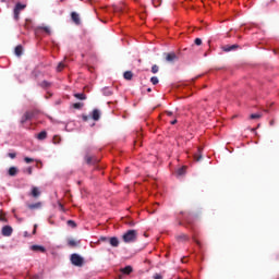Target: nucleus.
<instances>
[{"instance_id":"nucleus-48","label":"nucleus","mask_w":279,"mask_h":279,"mask_svg":"<svg viewBox=\"0 0 279 279\" xmlns=\"http://www.w3.org/2000/svg\"><path fill=\"white\" fill-rule=\"evenodd\" d=\"M87 120H89V117L83 116V121L86 122Z\"/></svg>"},{"instance_id":"nucleus-4","label":"nucleus","mask_w":279,"mask_h":279,"mask_svg":"<svg viewBox=\"0 0 279 279\" xmlns=\"http://www.w3.org/2000/svg\"><path fill=\"white\" fill-rule=\"evenodd\" d=\"M84 160L87 165H95L98 162V160L94 158L93 155H89V150H86V156H84Z\"/></svg>"},{"instance_id":"nucleus-36","label":"nucleus","mask_w":279,"mask_h":279,"mask_svg":"<svg viewBox=\"0 0 279 279\" xmlns=\"http://www.w3.org/2000/svg\"><path fill=\"white\" fill-rule=\"evenodd\" d=\"M153 279H165L161 274L153 275Z\"/></svg>"},{"instance_id":"nucleus-8","label":"nucleus","mask_w":279,"mask_h":279,"mask_svg":"<svg viewBox=\"0 0 279 279\" xmlns=\"http://www.w3.org/2000/svg\"><path fill=\"white\" fill-rule=\"evenodd\" d=\"M71 19H72V22L75 23L76 26H80V24L82 23L77 12H72Z\"/></svg>"},{"instance_id":"nucleus-24","label":"nucleus","mask_w":279,"mask_h":279,"mask_svg":"<svg viewBox=\"0 0 279 279\" xmlns=\"http://www.w3.org/2000/svg\"><path fill=\"white\" fill-rule=\"evenodd\" d=\"M162 0H151L154 8H159L161 5Z\"/></svg>"},{"instance_id":"nucleus-21","label":"nucleus","mask_w":279,"mask_h":279,"mask_svg":"<svg viewBox=\"0 0 279 279\" xmlns=\"http://www.w3.org/2000/svg\"><path fill=\"white\" fill-rule=\"evenodd\" d=\"M73 97H75L78 100H86V95L81 93V94H73Z\"/></svg>"},{"instance_id":"nucleus-52","label":"nucleus","mask_w":279,"mask_h":279,"mask_svg":"<svg viewBox=\"0 0 279 279\" xmlns=\"http://www.w3.org/2000/svg\"><path fill=\"white\" fill-rule=\"evenodd\" d=\"M118 279H122L121 276Z\"/></svg>"},{"instance_id":"nucleus-32","label":"nucleus","mask_w":279,"mask_h":279,"mask_svg":"<svg viewBox=\"0 0 279 279\" xmlns=\"http://www.w3.org/2000/svg\"><path fill=\"white\" fill-rule=\"evenodd\" d=\"M184 173H185V167L178 169V175H179V177L184 175Z\"/></svg>"},{"instance_id":"nucleus-27","label":"nucleus","mask_w":279,"mask_h":279,"mask_svg":"<svg viewBox=\"0 0 279 279\" xmlns=\"http://www.w3.org/2000/svg\"><path fill=\"white\" fill-rule=\"evenodd\" d=\"M52 142L54 145L60 144L61 137L59 135H54Z\"/></svg>"},{"instance_id":"nucleus-28","label":"nucleus","mask_w":279,"mask_h":279,"mask_svg":"<svg viewBox=\"0 0 279 279\" xmlns=\"http://www.w3.org/2000/svg\"><path fill=\"white\" fill-rule=\"evenodd\" d=\"M68 226L71 228H77V223L74 220H68Z\"/></svg>"},{"instance_id":"nucleus-22","label":"nucleus","mask_w":279,"mask_h":279,"mask_svg":"<svg viewBox=\"0 0 279 279\" xmlns=\"http://www.w3.org/2000/svg\"><path fill=\"white\" fill-rule=\"evenodd\" d=\"M263 117L262 113H253L250 116L251 120H259Z\"/></svg>"},{"instance_id":"nucleus-17","label":"nucleus","mask_w":279,"mask_h":279,"mask_svg":"<svg viewBox=\"0 0 279 279\" xmlns=\"http://www.w3.org/2000/svg\"><path fill=\"white\" fill-rule=\"evenodd\" d=\"M48 137V133L46 131H41L37 135L38 141H45Z\"/></svg>"},{"instance_id":"nucleus-12","label":"nucleus","mask_w":279,"mask_h":279,"mask_svg":"<svg viewBox=\"0 0 279 279\" xmlns=\"http://www.w3.org/2000/svg\"><path fill=\"white\" fill-rule=\"evenodd\" d=\"M120 271H121V274L129 276L132 272H134V268H132V266H125V268H121Z\"/></svg>"},{"instance_id":"nucleus-16","label":"nucleus","mask_w":279,"mask_h":279,"mask_svg":"<svg viewBox=\"0 0 279 279\" xmlns=\"http://www.w3.org/2000/svg\"><path fill=\"white\" fill-rule=\"evenodd\" d=\"M14 53H15L16 57H22L23 56V47H22V45H19V46L15 47Z\"/></svg>"},{"instance_id":"nucleus-51","label":"nucleus","mask_w":279,"mask_h":279,"mask_svg":"<svg viewBox=\"0 0 279 279\" xmlns=\"http://www.w3.org/2000/svg\"><path fill=\"white\" fill-rule=\"evenodd\" d=\"M147 93H151V88H147Z\"/></svg>"},{"instance_id":"nucleus-31","label":"nucleus","mask_w":279,"mask_h":279,"mask_svg":"<svg viewBox=\"0 0 279 279\" xmlns=\"http://www.w3.org/2000/svg\"><path fill=\"white\" fill-rule=\"evenodd\" d=\"M83 102H76V104H73V109H82L83 108Z\"/></svg>"},{"instance_id":"nucleus-6","label":"nucleus","mask_w":279,"mask_h":279,"mask_svg":"<svg viewBox=\"0 0 279 279\" xmlns=\"http://www.w3.org/2000/svg\"><path fill=\"white\" fill-rule=\"evenodd\" d=\"M108 243L110 244L111 247H119L120 246V240L117 236L109 238Z\"/></svg>"},{"instance_id":"nucleus-5","label":"nucleus","mask_w":279,"mask_h":279,"mask_svg":"<svg viewBox=\"0 0 279 279\" xmlns=\"http://www.w3.org/2000/svg\"><path fill=\"white\" fill-rule=\"evenodd\" d=\"M163 56L166 57V61L168 63H173V62L178 61V56L175 52L163 53Z\"/></svg>"},{"instance_id":"nucleus-9","label":"nucleus","mask_w":279,"mask_h":279,"mask_svg":"<svg viewBox=\"0 0 279 279\" xmlns=\"http://www.w3.org/2000/svg\"><path fill=\"white\" fill-rule=\"evenodd\" d=\"M31 251H32V252H39V253H43V254L46 253L45 246L37 245V244L32 245V246H31Z\"/></svg>"},{"instance_id":"nucleus-11","label":"nucleus","mask_w":279,"mask_h":279,"mask_svg":"<svg viewBox=\"0 0 279 279\" xmlns=\"http://www.w3.org/2000/svg\"><path fill=\"white\" fill-rule=\"evenodd\" d=\"M41 206H43L41 202H37L35 204H27V208H29V210L40 209Z\"/></svg>"},{"instance_id":"nucleus-40","label":"nucleus","mask_w":279,"mask_h":279,"mask_svg":"<svg viewBox=\"0 0 279 279\" xmlns=\"http://www.w3.org/2000/svg\"><path fill=\"white\" fill-rule=\"evenodd\" d=\"M114 12H123V8L114 7Z\"/></svg>"},{"instance_id":"nucleus-29","label":"nucleus","mask_w":279,"mask_h":279,"mask_svg":"<svg viewBox=\"0 0 279 279\" xmlns=\"http://www.w3.org/2000/svg\"><path fill=\"white\" fill-rule=\"evenodd\" d=\"M158 71H159V66H158L157 64H154V65L151 66V73H153V74H157Z\"/></svg>"},{"instance_id":"nucleus-43","label":"nucleus","mask_w":279,"mask_h":279,"mask_svg":"<svg viewBox=\"0 0 279 279\" xmlns=\"http://www.w3.org/2000/svg\"><path fill=\"white\" fill-rule=\"evenodd\" d=\"M58 207L60 208V211H64V206H63V204H58Z\"/></svg>"},{"instance_id":"nucleus-3","label":"nucleus","mask_w":279,"mask_h":279,"mask_svg":"<svg viewBox=\"0 0 279 279\" xmlns=\"http://www.w3.org/2000/svg\"><path fill=\"white\" fill-rule=\"evenodd\" d=\"M71 263L73 266L76 267H82L84 264V259L82 256H80L78 254H72L71 256Z\"/></svg>"},{"instance_id":"nucleus-19","label":"nucleus","mask_w":279,"mask_h":279,"mask_svg":"<svg viewBox=\"0 0 279 279\" xmlns=\"http://www.w3.org/2000/svg\"><path fill=\"white\" fill-rule=\"evenodd\" d=\"M78 244H80V241H75V240H72V239H70L68 241V245L71 246V247L78 246Z\"/></svg>"},{"instance_id":"nucleus-26","label":"nucleus","mask_w":279,"mask_h":279,"mask_svg":"<svg viewBox=\"0 0 279 279\" xmlns=\"http://www.w3.org/2000/svg\"><path fill=\"white\" fill-rule=\"evenodd\" d=\"M64 68H65V65L63 62L58 63L57 72H62Z\"/></svg>"},{"instance_id":"nucleus-44","label":"nucleus","mask_w":279,"mask_h":279,"mask_svg":"<svg viewBox=\"0 0 279 279\" xmlns=\"http://www.w3.org/2000/svg\"><path fill=\"white\" fill-rule=\"evenodd\" d=\"M178 239H179V240H185V239H187V235L182 234V235L178 236Z\"/></svg>"},{"instance_id":"nucleus-23","label":"nucleus","mask_w":279,"mask_h":279,"mask_svg":"<svg viewBox=\"0 0 279 279\" xmlns=\"http://www.w3.org/2000/svg\"><path fill=\"white\" fill-rule=\"evenodd\" d=\"M22 10H25V4L16 3L15 8H14V11H22Z\"/></svg>"},{"instance_id":"nucleus-14","label":"nucleus","mask_w":279,"mask_h":279,"mask_svg":"<svg viewBox=\"0 0 279 279\" xmlns=\"http://www.w3.org/2000/svg\"><path fill=\"white\" fill-rule=\"evenodd\" d=\"M19 173V169L16 167L9 168L8 174L9 177H15Z\"/></svg>"},{"instance_id":"nucleus-45","label":"nucleus","mask_w":279,"mask_h":279,"mask_svg":"<svg viewBox=\"0 0 279 279\" xmlns=\"http://www.w3.org/2000/svg\"><path fill=\"white\" fill-rule=\"evenodd\" d=\"M193 241H194V243H196L197 246H199V247L202 246L201 242L197 241L195 238H193Z\"/></svg>"},{"instance_id":"nucleus-38","label":"nucleus","mask_w":279,"mask_h":279,"mask_svg":"<svg viewBox=\"0 0 279 279\" xmlns=\"http://www.w3.org/2000/svg\"><path fill=\"white\" fill-rule=\"evenodd\" d=\"M24 162L31 163V162H34V159L26 157V158H24Z\"/></svg>"},{"instance_id":"nucleus-7","label":"nucleus","mask_w":279,"mask_h":279,"mask_svg":"<svg viewBox=\"0 0 279 279\" xmlns=\"http://www.w3.org/2000/svg\"><path fill=\"white\" fill-rule=\"evenodd\" d=\"M1 235L11 236L12 235V228L10 226H4L3 229H1Z\"/></svg>"},{"instance_id":"nucleus-50","label":"nucleus","mask_w":279,"mask_h":279,"mask_svg":"<svg viewBox=\"0 0 279 279\" xmlns=\"http://www.w3.org/2000/svg\"><path fill=\"white\" fill-rule=\"evenodd\" d=\"M177 123H178L177 120H173V121L170 122L171 125H175Z\"/></svg>"},{"instance_id":"nucleus-18","label":"nucleus","mask_w":279,"mask_h":279,"mask_svg":"<svg viewBox=\"0 0 279 279\" xmlns=\"http://www.w3.org/2000/svg\"><path fill=\"white\" fill-rule=\"evenodd\" d=\"M124 80L131 81L134 77V73H132L131 71H126L123 74Z\"/></svg>"},{"instance_id":"nucleus-39","label":"nucleus","mask_w":279,"mask_h":279,"mask_svg":"<svg viewBox=\"0 0 279 279\" xmlns=\"http://www.w3.org/2000/svg\"><path fill=\"white\" fill-rule=\"evenodd\" d=\"M109 239L110 238L101 236V239H99V241H101V242H109Z\"/></svg>"},{"instance_id":"nucleus-41","label":"nucleus","mask_w":279,"mask_h":279,"mask_svg":"<svg viewBox=\"0 0 279 279\" xmlns=\"http://www.w3.org/2000/svg\"><path fill=\"white\" fill-rule=\"evenodd\" d=\"M26 173L29 174V175L33 174V168H31V167L27 168V169H26Z\"/></svg>"},{"instance_id":"nucleus-35","label":"nucleus","mask_w":279,"mask_h":279,"mask_svg":"<svg viewBox=\"0 0 279 279\" xmlns=\"http://www.w3.org/2000/svg\"><path fill=\"white\" fill-rule=\"evenodd\" d=\"M19 15H21V11L14 10V19L19 21Z\"/></svg>"},{"instance_id":"nucleus-34","label":"nucleus","mask_w":279,"mask_h":279,"mask_svg":"<svg viewBox=\"0 0 279 279\" xmlns=\"http://www.w3.org/2000/svg\"><path fill=\"white\" fill-rule=\"evenodd\" d=\"M194 45H196V46L203 45V39H201V38L194 39Z\"/></svg>"},{"instance_id":"nucleus-2","label":"nucleus","mask_w":279,"mask_h":279,"mask_svg":"<svg viewBox=\"0 0 279 279\" xmlns=\"http://www.w3.org/2000/svg\"><path fill=\"white\" fill-rule=\"evenodd\" d=\"M36 114H37L36 110L24 112V116L22 117V120H20V123L25 124L27 121L33 120L34 117H36Z\"/></svg>"},{"instance_id":"nucleus-47","label":"nucleus","mask_w":279,"mask_h":279,"mask_svg":"<svg viewBox=\"0 0 279 279\" xmlns=\"http://www.w3.org/2000/svg\"><path fill=\"white\" fill-rule=\"evenodd\" d=\"M166 114H167L168 117H172V116H173V112H171V111H166Z\"/></svg>"},{"instance_id":"nucleus-33","label":"nucleus","mask_w":279,"mask_h":279,"mask_svg":"<svg viewBox=\"0 0 279 279\" xmlns=\"http://www.w3.org/2000/svg\"><path fill=\"white\" fill-rule=\"evenodd\" d=\"M0 222H8V219H7V217H4L3 211L0 213Z\"/></svg>"},{"instance_id":"nucleus-49","label":"nucleus","mask_w":279,"mask_h":279,"mask_svg":"<svg viewBox=\"0 0 279 279\" xmlns=\"http://www.w3.org/2000/svg\"><path fill=\"white\" fill-rule=\"evenodd\" d=\"M128 225H129L130 227H134V226H135V222H134V221H130V222H128Z\"/></svg>"},{"instance_id":"nucleus-20","label":"nucleus","mask_w":279,"mask_h":279,"mask_svg":"<svg viewBox=\"0 0 279 279\" xmlns=\"http://www.w3.org/2000/svg\"><path fill=\"white\" fill-rule=\"evenodd\" d=\"M39 87L49 88L51 87V83H49L48 81H43L41 83H39Z\"/></svg>"},{"instance_id":"nucleus-1","label":"nucleus","mask_w":279,"mask_h":279,"mask_svg":"<svg viewBox=\"0 0 279 279\" xmlns=\"http://www.w3.org/2000/svg\"><path fill=\"white\" fill-rule=\"evenodd\" d=\"M138 239V231L136 230H129L124 234H122V241L124 243H135Z\"/></svg>"},{"instance_id":"nucleus-13","label":"nucleus","mask_w":279,"mask_h":279,"mask_svg":"<svg viewBox=\"0 0 279 279\" xmlns=\"http://www.w3.org/2000/svg\"><path fill=\"white\" fill-rule=\"evenodd\" d=\"M92 119H94L95 121L100 120V110L94 109V111L92 112Z\"/></svg>"},{"instance_id":"nucleus-46","label":"nucleus","mask_w":279,"mask_h":279,"mask_svg":"<svg viewBox=\"0 0 279 279\" xmlns=\"http://www.w3.org/2000/svg\"><path fill=\"white\" fill-rule=\"evenodd\" d=\"M201 158H202L201 155H199V156H197V155L194 156V159H195L197 162L201 160Z\"/></svg>"},{"instance_id":"nucleus-30","label":"nucleus","mask_w":279,"mask_h":279,"mask_svg":"<svg viewBox=\"0 0 279 279\" xmlns=\"http://www.w3.org/2000/svg\"><path fill=\"white\" fill-rule=\"evenodd\" d=\"M150 82H151L153 85H158L159 80H158L157 76H153V77H150Z\"/></svg>"},{"instance_id":"nucleus-42","label":"nucleus","mask_w":279,"mask_h":279,"mask_svg":"<svg viewBox=\"0 0 279 279\" xmlns=\"http://www.w3.org/2000/svg\"><path fill=\"white\" fill-rule=\"evenodd\" d=\"M37 228H38V225H34V231H32V234H36L37 233Z\"/></svg>"},{"instance_id":"nucleus-25","label":"nucleus","mask_w":279,"mask_h":279,"mask_svg":"<svg viewBox=\"0 0 279 279\" xmlns=\"http://www.w3.org/2000/svg\"><path fill=\"white\" fill-rule=\"evenodd\" d=\"M39 29H41L43 32H45L48 35L51 34V29L48 26H41V27H39Z\"/></svg>"},{"instance_id":"nucleus-10","label":"nucleus","mask_w":279,"mask_h":279,"mask_svg":"<svg viewBox=\"0 0 279 279\" xmlns=\"http://www.w3.org/2000/svg\"><path fill=\"white\" fill-rule=\"evenodd\" d=\"M236 49H239V45H231V46L225 45V46L222 47V50H223L225 52H231V51L236 50Z\"/></svg>"},{"instance_id":"nucleus-37","label":"nucleus","mask_w":279,"mask_h":279,"mask_svg":"<svg viewBox=\"0 0 279 279\" xmlns=\"http://www.w3.org/2000/svg\"><path fill=\"white\" fill-rule=\"evenodd\" d=\"M17 155L15 153H9L8 154V157L11 158V159H15Z\"/></svg>"},{"instance_id":"nucleus-15","label":"nucleus","mask_w":279,"mask_h":279,"mask_svg":"<svg viewBox=\"0 0 279 279\" xmlns=\"http://www.w3.org/2000/svg\"><path fill=\"white\" fill-rule=\"evenodd\" d=\"M31 195H32V197H35V198L39 197L40 196V190H38V187H36V186L32 187Z\"/></svg>"}]
</instances>
